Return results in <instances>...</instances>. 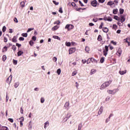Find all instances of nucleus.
Wrapping results in <instances>:
<instances>
[{"instance_id": "nucleus-1", "label": "nucleus", "mask_w": 130, "mask_h": 130, "mask_svg": "<svg viewBox=\"0 0 130 130\" xmlns=\"http://www.w3.org/2000/svg\"><path fill=\"white\" fill-rule=\"evenodd\" d=\"M111 83H112V81L111 80L105 82L101 85V90H104V89L107 88V87H109Z\"/></svg>"}, {"instance_id": "nucleus-2", "label": "nucleus", "mask_w": 130, "mask_h": 130, "mask_svg": "<svg viewBox=\"0 0 130 130\" xmlns=\"http://www.w3.org/2000/svg\"><path fill=\"white\" fill-rule=\"evenodd\" d=\"M117 92H118V89H115L112 90L109 89L107 90L108 94H112V95H114Z\"/></svg>"}, {"instance_id": "nucleus-3", "label": "nucleus", "mask_w": 130, "mask_h": 130, "mask_svg": "<svg viewBox=\"0 0 130 130\" xmlns=\"http://www.w3.org/2000/svg\"><path fill=\"white\" fill-rule=\"evenodd\" d=\"M104 55L105 56H106L108 53V46H105V49L103 51Z\"/></svg>"}, {"instance_id": "nucleus-4", "label": "nucleus", "mask_w": 130, "mask_h": 130, "mask_svg": "<svg viewBox=\"0 0 130 130\" xmlns=\"http://www.w3.org/2000/svg\"><path fill=\"white\" fill-rule=\"evenodd\" d=\"M73 28L74 25L73 24H67L65 27V29H68V30H72Z\"/></svg>"}, {"instance_id": "nucleus-5", "label": "nucleus", "mask_w": 130, "mask_h": 130, "mask_svg": "<svg viewBox=\"0 0 130 130\" xmlns=\"http://www.w3.org/2000/svg\"><path fill=\"white\" fill-rule=\"evenodd\" d=\"M76 52V48H71L69 49V54H72Z\"/></svg>"}, {"instance_id": "nucleus-6", "label": "nucleus", "mask_w": 130, "mask_h": 130, "mask_svg": "<svg viewBox=\"0 0 130 130\" xmlns=\"http://www.w3.org/2000/svg\"><path fill=\"white\" fill-rule=\"evenodd\" d=\"M122 53V50H121V48H119L118 49L117 52H116V54L117 55H118V56H120Z\"/></svg>"}, {"instance_id": "nucleus-7", "label": "nucleus", "mask_w": 130, "mask_h": 130, "mask_svg": "<svg viewBox=\"0 0 130 130\" xmlns=\"http://www.w3.org/2000/svg\"><path fill=\"white\" fill-rule=\"evenodd\" d=\"M64 107L67 109V110H69L70 109V103L66 102L64 104Z\"/></svg>"}, {"instance_id": "nucleus-8", "label": "nucleus", "mask_w": 130, "mask_h": 130, "mask_svg": "<svg viewBox=\"0 0 130 130\" xmlns=\"http://www.w3.org/2000/svg\"><path fill=\"white\" fill-rule=\"evenodd\" d=\"M91 5L92 6V7H97V1L93 0L92 2H91Z\"/></svg>"}, {"instance_id": "nucleus-9", "label": "nucleus", "mask_w": 130, "mask_h": 130, "mask_svg": "<svg viewBox=\"0 0 130 130\" xmlns=\"http://www.w3.org/2000/svg\"><path fill=\"white\" fill-rule=\"evenodd\" d=\"M120 20L121 23H123V22L125 21V17L123 15H121Z\"/></svg>"}, {"instance_id": "nucleus-10", "label": "nucleus", "mask_w": 130, "mask_h": 130, "mask_svg": "<svg viewBox=\"0 0 130 130\" xmlns=\"http://www.w3.org/2000/svg\"><path fill=\"white\" fill-rule=\"evenodd\" d=\"M103 112V107L101 106L99 109V111L98 112V115H100L101 114H102V113Z\"/></svg>"}, {"instance_id": "nucleus-11", "label": "nucleus", "mask_w": 130, "mask_h": 130, "mask_svg": "<svg viewBox=\"0 0 130 130\" xmlns=\"http://www.w3.org/2000/svg\"><path fill=\"white\" fill-rule=\"evenodd\" d=\"M119 74L122 76L123 75H124L125 74H126V70L122 71H119Z\"/></svg>"}, {"instance_id": "nucleus-12", "label": "nucleus", "mask_w": 130, "mask_h": 130, "mask_svg": "<svg viewBox=\"0 0 130 130\" xmlns=\"http://www.w3.org/2000/svg\"><path fill=\"white\" fill-rule=\"evenodd\" d=\"M18 38V37L17 36H14L13 39H12V42H14L15 43H16V42H17V39Z\"/></svg>"}, {"instance_id": "nucleus-13", "label": "nucleus", "mask_w": 130, "mask_h": 130, "mask_svg": "<svg viewBox=\"0 0 130 130\" xmlns=\"http://www.w3.org/2000/svg\"><path fill=\"white\" fill-rule=\"evenodd\" d=\"M103 32H104L105 33H107L109 31V29L107 27H103Z\"/></svg>"}, {"instance_id": "nucleus-14", "label": "nucleus", "mask_w": 130, "mask_h": 130, "mask_svg": "<svg viewBox=\"0 0 130 130\" xmlns=\"http://www.w3.org/2000/svg\"><path fill=\"white\" fill-rule=\"evenodd\" d=\"M20 119H21V120L20 121V126H21V127H22V126H23V121H24V117H21Z\"/></svg>"}, {"instance_id": "nucleus-15", "label": "nucleus", "mask_w": 130, "mask_h": 130, "mask_svg": "<svg viewBox=\"0 0 130 130\" xmlns=\"http://www.w3.org/2000/svg\"><path fill=\"white\" fill-rule=\"evenodd\" d=\"M23 53H24V52H23L22 51H19L17 52V55H18V56H21V55H22L23 54Z\"/></svg>"}, {"instance_id": "nucleus-16", "label": "nucleus", "mask_w": 130, "mask_h": 130, "mask_svg": "<svg viewBox=\"0 0 130 130\" xmlns=\"http://www.w3.org/2000/svg\"><path fill=\"white\" fill-rule=\"evenodd\" d=\"M96 72H97V71L95 69H92L91 70V72H90V75H94V74H95V73H96Z\"/></svg>"}, {"instance_id": "nucleus-17", "label": "nucleus", "mask_w": 130, "mask_h": 130, "mask_svg": "<svg viewBox=\"0 0 130 130\" xmlns=\"http://www.w3.org/2000/svg\"><path fill=\"white\" fill-rule=\"evenodd\" d=\"M90 60H91L92 62L93 63H97V60L95 59V58H91V59H89Z\"/></svg>"}, {"instance_id": "nucleus-18", "label": "nucleus", "mask_w": 130, "mask_h": 130, "mask_svg": "<svg viewBox=\"0 0 130 130\" xmlns=\"http://www.w3.org/2000/svg\"><path fill=\"white\" fill-rule=\"evenodd\" d=\"M59 27L57 25L54 26L53 28H52V31H55L58 29Z\"/></svg>"}, {"instance_id": "nucleus-19", "label": "nucleus", "mask_w": 130, "mask_h": 130, "mask_svg": "<svg viewBox=\"0 0 130 130\" xmlns=\"http://www.w3.org/2000/svg\"><path fill=\"white\" fill-rule=\"evenodd\" d=\"M117 12H118V9H115L113 10V13L114 15H116V14H117Z\"/></svg>"}, {"instance_id": "nucleus-20", "label": "nucleus", "mask_w": 130, "mask_h": 130, "mask_svg": "<svg viewBox=\"0 0 130 130\" xmlns=\"http://www.w3.org/2000/svg\"><path fill=\"white\" fill-rule=\"evenodd\" d=\"M113 4H114V3H113V2L112 1H110L107 3V5L108 6H113V5H114Z\"/></svg>"}, {"instance_id": "nucleus-21", "label": "nucleus", "mask_w": 130, "mask_h": 130, "mask_svg": "<svg viewBox=\"0 0 130 130\" xmlns=\"http://www.w3.org/2000/svg\"><path fill=\"white\" fill-rule=\"evenodd\" d=\"M2 59L3 61H6V60H7V56L6 55H4L2 57Z\"/></svg>"}, {"instance_id": "nucleus-22", "label": "nucleus", "mask_w": 130, "mask_h": 130, "mask_svg": "<svg viewBox=\"0 0 130 130\" xmlns=\"http://www.w3.org/2000/svg\"><path fill=\"white\" fill-rule=\"evenodd\" d=\"M53 38L54 39H57V40H60V38L57 36H53Z\"/></svg>"}, {"instance_id": "nucleus-23", "label": "nucleus", "mask_w": 130, "mask_h": 130, "mask_svg": "<svg viewBox=\"0 0 130 130\" xmlns=\"http://www.w3.org/2000/svg\"><path fill=\"white\" fill-rule=\"evenodd\" d=\"M2 130H9V128L7 126L2 125Z\"/></svg>"}, {"instance_id": "nucleus-24", "label": "nucleus", "mask_w": 130, "mask_h": 130, "mask_svg": "<svg viewBox=\"0 0 130 130\" xmlns=\"http://www.w3.org/2000/svg\"><path fill=\"white\" fill-rule=\"evenodd\" d=\"M47 125H49V122L48 121H47L45 123H44V128H46V126Z\"/></svg>"}, {"instance_id": "nucleus-25", "label": "nucleus", "mask_w": 130, "mask_h": 130, "mask_svg": "<svg viewBox=\"0 0 130 130\" xmlns=\"http://www.w3.org/2000/svg\"><path fill=\"white\" fill-rule=\"evenodd\" d=\"M82 123H80L78 124V130H81L82 129Z\"/></svg>"}, {"instance_id": "nucleus-26", "label": "nucleus", "mask_w": 130, "mask_h": 130, "mask_svg": "<svg viewBox=\"0 0 130 130\" xmlns=\"http://www.w3.org/2000/svg\"><path fill=\"white\" fill-rule=\"evenodd\" d=\"M98 41H102V36H101V35H99L98 37Z\"/></svg>"}, {"instance_id": "nucleus-27", "label": "nucleus", "mask_w": 130, "mask_h": 130, "mask_svg": "<svg viewBox=\"0 0 130 130\" xmlns=\"http://www.w3.org/2000/svg\"><path fill=\"white\" fill-rule=\"evenodd\" d=\"M8 51V47L7 46H5L3 48V52H6V51Z\"/></svg>"}, {"instance_id": "nucleus-28", "label": "nucleus", "mask_w": 130, "mask_h": 130, "mask_svg": "<svg viewBox=\"0 0 130 130\" xmlns=\"http://www.w3.org/2000/svg\"><path fill=\"white\" fill-rule=\"evenodd\" d=\"M114 18L115 20H116L117 21H120V18H119L117 16H114Z\"/></svg>"}, {"instance_id": "nucleus-29", "label": "nucleus", "mask_w": 130, "mask_h": 130, "mask_svg": "<svg viewBox=\"0 0 130 130\" xmlns=\"http://www.w3.org/2000/svg\"><path fill=\"white\" fill-rule=\"evenodd\" d=\"M119 12H120V15H122V14H123V12H124V10H123V9L120 8L119 9Z\"/></svg>"}, {"instance_id": "nucleus-30", "label": "nucleus", "mask_w": 130, "mask_h": 130, "mask_svg": "<svg viewBox=\"0 0 130 130\" xmlns=\"http://www.w3.org/2000/svg\"><path fill=\"white\" fill-rule=\"evenodd\" d=\"M20 6L22 7V8H24V7H25V2L23 1L21 2Z\"/></svg>"}, {"instance_id": "nucleus-31", "label": "nucleus", "mask_w": 130, "mask_h": 130, "mask_svg": "<svg viewBox=\"0 0 130 130\" xmlns=\"http://www.w3.org/2000/svg\"><path fill=\"white\" fill-rule=\"evenodd\" d=\"M19 82H16L14 83V87L15 88H18L19 87Z\"/></svg>"}, {"instance_id": "nucleus-32", "label": "nucleus", "mask_w": 130, "mask_h": 130, "mask_svg": "<svg viewBox=\"0 0 130 130\" xmlns=\"http://www.w3.org/2000/svg\"><path fill=\"white\" fill-rule=\"evenodd\" d=\"M71 116V114L68 113L67 115L66 116V118H67V119H69V118H70Z\"/></svg>"}, {"instance_id": "nucleus-33", "label": "nucleus", "mask_w": 130, "mask_h": 130, "mask_svg": "<svg viewBox=\"0 0 130 130\" xmlns=\"http://www.w3.org/2000/svg\"><path fill=\"white\" fill-rule=\"evenodd\" d=\"M60 73H61V70H60V69H58L57 70V74H58V75H60Z\"/></svg>"}, {"instance_id": "nucleus-34", "label": "nucleus", "mask_w": 130, "mask_h": 130, "mask_svg": "<svg viewBox=\"0 0 130 130\" xmlns=\"http://www.w3.org/2000/svg\"><path fill=\"white\" fill-rule=\"evenodd\" d=\"M104 60H105V59H104V57L101 58L100 62H101V63H103V62H104Z\"/></svg>"}, {"instance_id": "nucleus-35", "label": "nucleus", "mask_w": 130, "mask_h": 130, "mask_svg": "<svg viewBox=\"0 0 130 130\" xmlns=\"http://www.w3.org/2000/svg\"><path fill=\"white\" fill-rule=\"evenodd\" d=\"M108 22H112V18L110 16L108 17Z\"/></svg>"}, {"instance_id": "nucleus-36", "label": "nucleus", "mask_w": 130, "mask_h": 130, "mask_svg": "<svg viewBox=\"0 0 130 130\" xmlns=\"http://www.w3.org/2000/svg\"><path fill=\"white\" fill-rule=\"evenodd\" d=\"M21 36H23V37H27V36H28V34L23 33L22 34Z\"/></svg>"}, {"instance_id": "nucleus-37", "label": "nucleus", "mask_w": 130, "mask_h": 130, "mask_svg": "<svg viewBox=\"0 0 130 130\" xmlns=\"http://www.w3.org/2000/svg\"><path fill=\"white\" fill-rule=\"evenodd\" d=\"M32 30H34V28H28V30H27V33H29V32H31Z\"/></svg>"}, {"instance_id": "nucleus-38", "label": "nucleus", "mask_w": 130, "mask_h": 130, "mask_svg": "<svg viewBox=\"0 0 130 130\" xmlns=\"http://www.w3.org/2000/svg\"><path fill=\"white\" fill-rule=\"evenodd\" d=\"M12 49H13V50H14V51H16V50L17 49V47H16V46L13 45Z\"/></svg>"}, {"instance_id": "nucleus-39", "label": "nucleus", "mask_w": 130, "mask_h": 130, "mask_svg": "<svg viewBox=\"0 0 130 130\" xmlns=\"http://www.w3.org/2000/svg\"><path fill=\"white\" fill-rule=\"evenodd\" d=\"M53 3L56 6H58V5H59V3L56 2L55 1H53Z\"/></svg>"}, {"instance_id": "nucleus-40", "label": "nucleus", "mask_w": 130, "mask_h": 130, "mask_svg": "<svg viewBox=\"0 0 130 130\" xmlns=\"http://www.w3.org/2000/svg\"><path fill=\"white\" fill-rule=\"evenodd\" d=\"M54 24L55 25H59V24H60V21L59 20H58L57 21H55Z\"/></svg>"}, {"instance_id": "nucleus-41", "label": "nucleus", "mask_w": 130, "mask_h": 130, "mask_svg": "<svg viewBox=\"0 0 130 130\" xmlns=\"http://www.w3.org/2000/svg\"><path fill=\"white\" fill-rule=\"evenodd\" d=\"M66 46H71V43L70 42H66Z\"/></svg>"}, {"instance_id": "nucleus-42", "label": "nucleus", "mask_w": 130, "mask_h": 130, "mask_svg": "<svg viewBox=\"0 0 130 130\" xmlns=\"http://www.w3.org/2000/svg\"><path fill=\"white\" fill-rule=\"evenodd\" d=\"M18 63V60L13 59V64L16 66Z\"/></svg>"}, {"instance_id": "nucleus-43", "label": "nucleus", "mask_w": 130, "mask_h": 130, "mask_svg": "<svg viewBox=\"0 0 130 130\" xmlns=\"http://www.w3.org/2000/svg\"><path fill=\"white\" fill-rule=\"evenodd\" d=\"M6 30H7V27H6V26H4L2 28L3 32H6Z\"/></svg>"}, {"instance_id": "nucleus-44", "label": "nucleus", "mask_w": 130, "mask_h": 130, "mask_svg": "<svg viewBox=\"0 0 130 130\" xmlns=\"http://www.w3.org/2000/svg\"><path fill=\"white\" fill-rule=\"evenodd\" d=\"M45 101V100L43 98H41V102L42 103H44Z\"/></svg>"}, {"instance_id": "nucleus-45", "label": "nucleus", "mask_w": 130, "mask_h": 130, "mask_svg": "<svg viewBox=\"0 0 130 130\" xmlns=\"http://www.w3.org/2000/svg\"><path fill=\"white\" fill-rule=\"evenodd\" d=\"M89 50H90V48H89V47H85V51L88 52V51H89Z\"/></svg>"}, {"instance_id": "nucleus-46", "label": "nucleus", "mask_w": 130, "mask_h": 130, "mask_svg": "<svg viewBox=\"0 0 130 130\" xmlns=\"http://www.w3.org/2000/svg\"><path fill=\"white\" fill-rule=\"evenodd\" d=\"M12 78H13V76L12 75H11L10 76V77L8 78V80H9L10 79V82H11Z\"/></svg>"}, {"instance_id": "nucleus-47", "label": "nucleus", "mask_w": 130, "mask_h": 130, "mask_svg": "<svg viewBox=\"0 0 130 130\" xmlns=\"http://www.w3.org/2000/svg\"><path fill=\"white\" fill-rule=\"evenodd\" d=\"M34 44V42H33L32 41H30L29 42V45L30 46H33Z\"/></svg>"}, {"instance_id": "nucleus-48", "label": "nucleus", "mask_w": 130, "mask_h": 130, "mask_svg": "<svg viewBox=\"0 0 130 130\" xmlns=\"http://www.w3.org/2000/svg\"><path fill=\"white\" fill-rule=\"evenodd\" d=\"M113 3H114V5H117L118 4V1L117 0H114Z\"/></svg>"}, {"instance_id": "nucleus-49", "label": "nucleus", "mask_w": 130, "mask_h": 130, "mask_svg": "<svg viewBox=\"0 0 130 130\" xmlns=\"http://www.w3.org/2000/svg\"><path fill=\"white\" fill-rule=\"evenodd\" d=\"M59 13H60V14H62L63 13V12L62 11V8H59Z\"/></svg>"}, {"instance_id": "nucleus-50", "label": "nucleus", "mask_w": 130, "mask_h": 130, "mask_svg": "<svg viewBox=\"0 0 130 130\" xmlns=\"http://www.w3.org/2000/svg\"><path fill=\"white\" fill-rule=\"evenodd\" d=\"M14 21L15 22V23H18L19 21H18V19H17L16 17L14 18Z\"/></svg>"}, {"instance_id": "nucleus-51", "label": "nucleus", "mask_w": 130, "mask_h": 130, "mask_svg": "<svg viewBox=\"0 0 130 130\" xmlns=\"http://www.w3.org/2000/svg\"><path fill=\"white\" fill-rule=\"evenodd\" d=\"M16 46H17L19 48H20V47L21 46H22V45H21L20 44H19V43H16Z\"/></svg>"}, {"instance_id": "nucleus-52", "label": "nucleus", "mask_w": 130, "mask_h": 130, "mask_svg": "<svg viewBox=\"0 0 130 130\" xmlns=\"http://www.w3.org/2000/svg\"><path fill=\"white\" fill-rule=\"evenodd\" d=\"M103 27V22H102L101 25L99 26V29H102Z\"/></svg>"}, {"instance_id": "nucleus-53", "label": "nucleus", "mask_w": 130, "mask_h": 130, "mask_svg": "<svg viewBox=\"0 0 130 130\" xmlns=\"http://www.w3.org/2000/svg\"><path fill=\"white\" fill-rule=\"evenodd\" d=\"M110 100V96H107L106 98V101L107 102V101H109Z\"/></svg>"}, {"instance_id": "nucleus-54", "label": "nucleus", "mask_w": 130, "mask_h": 130, "mask_svg": "<svg viewBox=\"0 0 130 130\" xmlns=\"http://www.w3.org/2000/svg\"><path fill=\"white\" fill-rule=\"evenodd\" d=\"M36 39H37L36 36H33V37H32V40L34 41H36Z\"/></svg>"}, {"instance_id": "nucleus-55", "label": "nucleus", "mask_w": 130, "mask_h": 130, "mask_svg": "<svg viewBox=\"0 0 130 130\" xmlns=\"http://www.w3.org/2000/svg\"><path fill=\"white\" fill-rule=\"evenodd\" d=\"M19 40H20V41H24V38L21 37L19 38Z\"/></svg>"}, {"instance_id": "nucleus-56", "label": "nucleus", "mask_w": 130, "mask_h": 130, "mask_svg": "<svg viewBox=\"0 0 130 130\" xmlns=\"http://www.w3.org/2000/svg\"><path fill=\"white\" fill-rule=\"evenodd\" d=\"M90 59H91V58H88V59H87V64H88V63H90V62H91V60H90Z\"/></svg>"}, {"instance_id": "nucleus-57", "label": "nucleus", "mask_w": 130, "mask_h": 130, "mask_svg": "<svg viewBox=\"0 0 130 130\" xmlns=\"http://www.w3.org/2000/svg\"><path fill=\"white\" fill-rule=\"evenodd\" d=\"M24 112V110H23V108L21 107L20 108V113H21V114H23Z\"/></svg>"}, {"instance_id": "nucleus-58", "label": "nucleus", "mask_w": 130, "mask_h": 130, "mask_svg": "<svg viewBox=\"0 0 130 130\" xmlns=\"http://www.w3.org/2000/svg\"><path fill=\"white\" fill-rule=\"evenodd\" d=\"M76 75H77V72L74 71V72L72 73V76H76Z\"/></svg>"}, {"instance_id": "nucleus-59", "label": "nucleus", "mask_w": 130, "mask_h": 130, "mask_svg": "<svg viewBox=\"0 0 130 130\" xmlns=\"http://www.w3.org/2000/svg\"><path fill=\"white\" fill-rule=\"evenodd\" d=\"M111 43H112V44H113V45H116V42H114L113 41H112L111 42Z\"/></svg>"}, {"instance_id": "nucleus-60", "label": "nucleus", "mask_w": 130, "mask_h": 130, "mask_svg": "<svg viewBox=\"0 0 130 130\" xmlns=\"http://www.w3.org/2000/svg\"><path fill=\"white\" fill-rule=\"evenodd\" d=\"M93 22H94L95 23H96V22H97V21H98V18H93Z\"/></svg>"}, {"instance_id": "nucleus-61", "label": "nucleus", "mask_w": 130, "mask_h": 130, "mask_svg": "<svg viewBox=\"0 0 130 130\" xmlns=\"http://www.w3.org/2000/svg\"><path fill=\"white\" fill-rule=\"evenodd\" d=\"M110 121V118H107L106 119V123H107V122H108V121Z\"/></svg>"}, {"instance_id": "nucleus-62", "label": "nucleus", "mask_w": 130, "mask_h": 130, "mask_svg": "<svg viewBox=\"0 0 130 130\" xmlns=\"http://www.w3.org/2000/svg\"><path fill=\"white\" fill-rule=\"evenodd\" d=\"M53 60L54 61H57V58H56V57H54L53 58Z\"/></svg>"}, {"instance_id": "nucleus-63", "label": "nucleus", "mask_w": 130, "mask_h": 130, "mask_svg": "<svg viewBox=\"0 0 130 130\" xmlns=\"http://www.w3.org/2000/svg\"><path fill=\"white\" fill-rule=\"evenodd\" d=\"M8 120L10 121V122H14V120L12 118H9Z\"/></svg>"}, {"instance_id": "nucleus-64", "label": "nucleus", "mask_w": 130, "mask_h": 130, "mask_svg": "<svg viewBox=\"0 0 130 130\" xmlns=\"http://www.w3.org/2000/svg\"><path fill=\"white\" fill-rule=\"evenodd\" d=\"M105 2V0H99V2L101 3V4H103Z\"/></svg>"}]
</instances>
